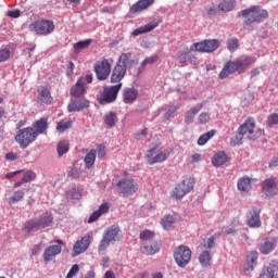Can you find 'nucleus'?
<instances>
[{
  "label": "nucleus",
  "mask_w": 278,
  "mask_h": 278,
  "mask_svg": "<svg viewBox=\"0 0 278 278\" xmlns=\"http://www.w3.org/2000/svg\"><path fill=\"white\" fill-rule=\"evenodd\" d=\"M90 108V101L88 100H77L68 104V112H81V110H86Z\"/></svg>",
  "instance_id": "nucleus-24"
},
{
  "label": "nucleus",
  "mask_w": 278,
  "mask_h": 278,
  "mask_svg": "<svg viewBox=\"0 0 278 278\" xmlns=\"http://www.w3.org/2000/svg\"><path fill=\"white\" fill-rule=\"evenodd\" d=\"M29 30L35 31L38 36H49L55 31V24L51 20H41L30 24Z\"/></svg>",
  "instance_id": "nucleus-6"
},
{
  "label": "nucleus",
  "mask_w": 278,
  "mask_h": 278,
  "mask_svg": "<svg viewBox=\"0 0 278 278\" xmlns=\"http://www.w3.org/2000/svg\"><path fill=\"white\" fill-rule=\"evenodd\" d=\"M262 192L265 197H275L278 194V179L277 177L266 178L262 184Z\"/></svg>",
  "instance_id": "nucleus-11"
},
{
  "label": "nucleus",
  "mask_w": 278,
  "mask_h": 278,
  "mask_svg": "<svg viewBox=\"0 0 278 278\" xmlns=\"http://www.w3.org/2000/svg\"><path fill=\"white\" fill-rule=\"evenodd\" d=\"M121 88H123V83L104 87L102 93L98 98L99 103H101V105L105 103H114L118 97V92H121Z\"/></svg>",
  "instance_id": "nucleus-8"
},
{
  "label": "nucleus",
  "mask_w": 278,
  "mask_h": 278,
  "mask_svg": "<svg viewBox=\"0 0 278 278\" xmlns=\"http://www.w3.org/2000/svg\"><path fill=\"white\" fill-rule=\"evenodd\" d=\"M218 47H220V41L218 39H205L203 41L192 43L190 49L198 53H214Z\"/></svg>",
  "instance_id": "nucleus-9"
},
{
  "label": "nucleus",
  "mask_w": 278,
  "mask_h": 278,
  "mask_svg": "<svg viewBox=\"0 0 278 278\" xmlns=\"http://www.w3.org/2000/svg\"><path fill=\"white\" fill-rule=\"evenodd\" d=\"M22 179L25 184H29V181H34L36 179V174L34 170H27Z\"/></svg>",
  "instance_id": "nucleus-54"
},
{
  "label": "nucleus",
  "mask_w": 278,
  "mask_h": 278,
  "mask_svg": "<svg viewBox=\"0 0 278 278\" xmlns=\"http://www.w3.org/2000/svg\"><path fill=\"white\" fill-rule=\"evenodd\" d=\"M62 253V245H50L43 252V261L47 263L51 262L55 255H60Z\"/></svg>",
  "instance_id": "nucleus-19"
},
{
  "label": "nucleus",
  "mask_w": 278,
  "mask_h": 278,
  "mask_svg": "<svg viewBox=\"0 0 278 278\" xmlns=\"http://www.w3.org/2000/svg\"><path fill=\"white\" fill-rule=\"evenodd\" d=\"M39 229L42 228L38 218L29 219L24 224V231H26L27 233H34L35 231H39Z\"/></svg>",
  "instance_id": "nucleus-30"
},
{
  "label": "nucleus",
  "mask_w": 278,
  "mask_h": 278,
  "mask_svg": "<svg viewBox=\"0 0 278 278\" xmlns=\"http://www.w3.org/2000/svg\"><path fill=\"white\" fill-rule=\"evenodd\" d=\"M177 61L179 64H197V55L192 53L190 48H185L184 50L178 51Z\"/></svg>",
  "instance_id": "nucleus-14"
},
{
  "label": "nucleus",
  "mask_w": 278,
  "mask_h": 278,
  "mask_svg": "<svg viewBox=\"0 0 278 278\" xmlns=\"http://www.w3.org/2000/svg\"><path fill=\"white\" fill-rule=\"evenodd\" d=\"M160 26V21L159 22H150L144 26H141L139 28H136L132 33L131 36H141V34H149V31H153L155 27Z\"/></svg>",
  "instance_id": "nucleus-23"
},
{
  "label": "nucleus",
  "mask_w": 278,
  "mask_h": 278,
  "mask_svg": "<svg viewBox=\"0 0 278 278\" xmlns=\"http://www.w3.org/2000/svg\"><path fill=\"white\" fill-rule=\"evenodd\" d=\"M182 188L185 189V192L188 194L189 192H192V190H194V178L192 177H187L185 179L181 180V182H179Z\"/></svg>",
  "instance_id": "nucleus-38"
},
{
  "label": "nucleus",
  "mask_w": 278,
  "mask_h": 278,
  "mask_svg": "<svg viewBox=\"0 0 278 278\" xmlns=\"http://www.w3.org/2000/svg\"><path fill=\"white\" fill-rule=\"evenodd\" d=\"M238 190H240L241 192H249V190H251V178H240L238 180Z\"/></svg>",
  "instance_id": "nucleus-39"
},
{
  "label": "nucleus",
  "mask_w": 278,
  "mask_h": 278,
  "mask_svg": "<svg viewBox=\"0 0 278 278\" xmlns=\"http://www.w3.org/2000/svg\"><path fill=\"white\" fill-rule=\"evenodd\" d=\"M214 134H216V131L210 130L200 136L198 139L199 147H203L208 140H211V138H214Z\"/></svg>",
  "instance_id": "nucleus-45"
},
{
  "label": "nucleus",
  "mask_w": 278,
  "mask_h": 278,
  "mask_svg": "<svg viewBox=\"0 0 278 278\" xmlns=\"http://www.w3.org/2000/svg\"><path fill=\"white\" fill-rule=\"evenodd\" d=\"M39 101L41 103L50 104L53 103V97H51V91L47 87H41L39 90Z\"/></svg>",
  "instance_id": "nucleus-33"
},
{
  "label": "nucleus",
  "mask_w": 278,
  "mask_h": 278,
  "mask_svg": "<svg viewBox=\"0 0 278 278\" xmlns=\"http://www.w3.org/2000/svg\"><path fill=\"white\" fill-rule=\"evenodd\" d=\"M117 64H119V66H125L127 71V68H131V66H135L136 60L131 59V52L122 53L119 55Z\"/></svg>",
  "instance_id": "nucleus-26"
},
{
  "label": "nucleus",
  "mask_w": 278,
  "mask_h": 278,
  "mask_svg": "<svg viewBox=\"0 0 278 278\" xmlns=\"http://www.w3.org/2000/svg\"><path fill=\"white\" fill-rule=\"evenodd\" d=\"M243 16V25L251 27L253 23H264L268 17V11L261 5H253L240 12Z\"/></svg>",
  "instance_id": "nucleus-3"
},
{
  "label": "nucleus",
  "mask_w": 278,
  "mask_h": 278,
  "mask_svg": "<svg viewBox=\"0 0 278 278\" xmlns=\"http://www.w3.org/2000/svg\"><path fill=\"white\" fill-rule=\"evenodd\" d=\"M201 110H203V103H198L195 106L191 108L185 115L186 125L194 123V117L199 112H201Z\"/></svg>",
  "instance_id": "nucleus-25"
},
{
  "label": "nucleus",
  "mask_w": 278,
  "mask_h": 278,
  "mask_svg": "<svg viewBox=\"0 0 278 278\" xmlns=\"http://www.w3.org/2000/svg\"><path fill=\"white\" fill-rule=\"evenodd\" d=\"M261 212H262L261 208H254L249 212L247 224L251 228L255 229V228L262 227V219H260Z\"/></svg>",
  "instance_id": "nucleus-17"
},
{
  "label": "nucleus",
  "mask_w": 278,
  "mask_h": 278,
  "mask_svg": "<svg viewBox=\"0 0 278 278\" xmlns=\"http://www.w3.org/2000/svg\"><path fill=\"white\" fill-rule=\"evenodd\" d=\"M264 135V130L255 126V121L253 118H248L237 130L235 138L236 144H241L242 140L248 138V140H257L260 136Z\"/></svg>",
  "instance_id": "nucleus-2"
},
{
  "label": "nucleus",
  "mask_w": 278,
  "mask_h": 278,
  "mask_svg": "<svg viewBox=\"0 0 278 278\" xmlns=\"http://www.w3.org/2000/svg\"><path fill=\"white\" fill-rule=\"evenodd\" d=\"M222 233L220 232H216L213 236H211L208 239H206V241H204V249H214L215 247V240L216 238H220Z\"/></svg>",
  "instance_id": "nucleus-48"
},
{
  "label": "nucleus",
  "mask_w": 278,
  "mask_h": 278,
  "mask_svg": "<svg viewBox=\"0 0 278 278\" xmlns=\"http://www.w3.org/2000/svg\"><path fill=\"white\" fill-rule=\"evenodd\" d=\"M41 229L49 227L53 223V215L51 213H43L38 219Z\"/></svg>",
  "instance_id": "nucleus-37"
},
{
  "label": "nucleus",
  "mask_w": 278,
  "mask_h": 278,
  "mask_svg": "<svg viewBox=\"0 0 278 278\" xmlns=\"http://www.w3.org/2000/svg\"><path fill=\"white\" fill-rule=\"evenodd\" d=\"M235 0H224L217 5V10H219V12H231L235 10Z\"/></svg>",
  "instance_id": "nucleus-36"
},
{
  "label": "nucleus",
  "mask_w": 278,
  "mask_h": 278,
  "mask_svg": "<svg viewBox=\"0 0 278 278\" xmlns=\"http://www.w3.org/2000/svg\"><path fill=\"white\" fill-rule=\"evenodd\" d=\"M68 175L70 177H73V179H79V177H81V172L77 168H72Z\"/></svg>",
  "instance_id": "nucleus-60"
},
{
  "label": "nucleus",
  "mask_w": 278,
  "mask_h": 278,
  "mask_svg": "<svg viewBox=\"0 0 278 278\" xmlns=\"http://www.w3.org/2000/svg\"><path fill=\"white\" fill-rule=\"evenodd\" d=\"M118 233H121V229L116 226H111L103 235V237L110 241L111 244H114L118 240Z\"/></svg>",
  "instance_id": "nucleus-29"
},
{
  "label": "nucleus",
  "mask_w": 278,
  "mask_h": 278,
  "mask_svg": "<svg viewBox=\"0 0 278 278\" xmlns=\"http://www.w3.org/2000/svg\"><path fill=\"white\" fill-rule=\"evenodd\" d=\"M178 110H179V105H172V106H169L167 112H165L164 117L167 121H170V118H175V114L177 113Z\"/></svg>",
  "instance_id": "nucleus-52"
},
{
  "label": "nucleus",
  "mask_w": 278,
  "mask_h": 278,
  "mask_svg": "<svg viewBox=\"0 0 278 278\" xmlns=\"http://www.w3.org/2000/svg\"><path fill=\"white\" fill-rule=\"evenodd\" d=\"M267 127H275V125H278V113H271L268 115L266 119Z\"/></svg>",
  "instance_id": "nucleus-51"
},
{
  "label": "nucleus",
  "mask_w": 278,
  "mask_h": 278,
  "mask_svg": "<svg viewBox=\"0 0 278 278\" xmlns=\"http://www.w3.org/2000/svg\"><path fill=\"white\" fill-rule=\"evenodd\" d=\"M99 218H101V213L97 210L90 215L88 223H94V220H99Z\"/></svg>",
  "instance_id": "nucleus-61"
},
{
  "label": "nucleus",
  "mask_w": 278,
  "mask_h": 278,
  "mask_svg": "<svg viewBox=\"0 0 278 278\" xmlns=\"http://www.w3.org/2000/svg\"><path fill=\"white\" fill-rule=\"evenodd\" d=\"M34 134L38 138L40 134H45L47 129H49V123L47 122V117H41L39 121L33 124Z\"/></svg>",
  "instance_id": "nucleus-22"
},
{
  "label": "nucleus",
  "mask_w": 278,
  "mask_h": 278,
  "mask_svg": "<svg viewBox=\"0 0 278 278\" xmlns=\"http://www.w3.org/2000/svg\"><path fill=\"white\" fill-rule=\"evenodd\" d=\"M140 238L143 242V244H146V242H151L153 241V238H155V232L151 231V230H143L140 233Z\"/></svg>",
  "instance_id": "nucleus-49"
},
{
  "label": "nucleus",
  "mask_w": 278,
  "mask_h": 278,
  "mask_svg": "<svg viewBox=\"0 0 278 278\" xmlns=\"http://www.w3.org/2000/svg\"><path fill=\"white\" fill-rule=\"evenodd\" d=\"M226 45L230 53H233L235 51H238V49H240V40H238V38L236 37L228 38Z\"/></svg>",
  "instance_id": "nucleus-40"
},
{
  "label": "nucleus",
  "mask_w": 278,
  "mask_h": 278,
  "mask_svg": "<svg viewBox=\"0 0 278 278\" xmlns=\"http://www.w3.org/2000/svg\"><path fill=\"white\" fill-rule=\"evenodd\" d=\"M116 121H118L116 112H109L104 116V123L108 127H114V125H116Z\"/></svg>",
  "instance_id": "nucleus-42"
},
{
  "label": "nucleus",
  "mask_w": 278,
  "mask_h": 278,
  "mask_svg": "<svg viewBox=\"0 0 278 278\" xmlns=\"http://www.w3.org/2000/svg\"><path fill=\"white\" fill-rule=\"evenodd\" d=\"M117 188L122 194H134L138 192V182L134 178H123L117 182Z\"/></svg>",
  "instance_id": "nucleus-12"
},
{
  "label": "nucleus",
  "mask_w": 278,
  "mask_h": 278,
  "mask_svg": "<svg viewBox=\"0 0 278 278\" xmlns=\"http://www.w3.org/2000/svg\"><path fill=\"white\" fill-rule=\"evenodd\" d=\"M36 132H34L33 127H26L18 129L17 134L15 135V142L20 144L21 149H27L29 144H34L36 142Z\"/></svg>",
  "instance_id": "nucleus-5"
},
{
  "label": "nucleus",
  "mask_w": 278,
  "mask_h": 278,
  "mask_svg": "<svg viewBox=\"0 0 278 278\" xmlns=\"http://www.w3.org/2000/svg\"><path fill=\"white\" fill-rule=\"evenodd\" d=\"M106 151H105V146L100 144L98 146L97 150H96V155H98L99 160H103V157H105L106 155Z\"/></svg>",
  "instance_id": "nucleus-56"
},
{
  "label": "nucleus",
  "mask_w": 278,
  "mask_h": 278,
  "mask_svg": "<svg viewBox=\"0 0 278 278\" xmlns=\"http://www.w3.org/2000/svg\"><path fill=\"white\" fill-rule=\"evenodd\" d=\"M277 248V241L275 239H265L258 244V251L263 255H269L273 253L274 249Z\"/></svg>",
  "instance_id": "nucleus-18"
},
{
  "label": "nucleus",
  "mask_w": 278,
  "mask_h": 278,
  "mask_svg": "<svg viewBox=\"0 0 278 278\" xmlns=\"http://www.w3.org/2000/svg\"><path fill=\"white\" fill-rule=\"evenodd\" d=\"M70 143L66 140L60 141L58 143L56 150L59 157H62L65 153H68Z\"/></svg>",
  "instance_id": "nucleus-44"
},
{
  "label": "nucleus",
  "mask_w": 278,
  "mask_h": 278,
  "mask_svg": "<svg viewBox=\"0 0 278 278\" xmlns=\"http://www.w3.org/2000/svg\"><path fill=\"white\" fill-rule=\"evenodd\" d=\"M88 247H90V236H85L80 241L75 243L73 248L74 255H80V253H84L88 250Z\"/></svg>",
  "instance_id": "nucleus-20"
},
{
  "label": "nucleus",
  "mask_w": 278,
  "mask_h": 278,
  "mask_svg": "<svg viewBox=\"0 0 278 278\" xmlns=\"http://www.w3.org/2000/svg\"><path fill=\"white\" fill-rule=\"evenodd\" d=\"M92 42V39H87L84 41H78L74 45L75 51L79 52L81 49H88Z\"/></svg>",
  "instance_id": "nucleus-50"
},
{
  "label": "nucleus",
  "mask_w": 278,
  "mask_h": 278,
  "mask_svg": "<svg viewBox=\"0 0 278 278\" xmlns=\"http://www.w3.org/2000/svg\"><path fill=\"white\" fill-rule=\"evenodd\" d=\"M153 3H155V0H139L138 2L132 4L131 12L134 14H136L138 12H142V11L151 8V5H153Z\"/></svg>",
  "instance_id": "nucleus-28"
},
{
  "label": "nucleus",
  "mask_w": 278,
  "mask_h": 278,
  "mask_svg": "<svg viewBox=\"0 0 278 278\" xmlns=\"http://www.w3.org/2000/svg\"><path fill=\"white\" fill-rule=\"evenodd\" d=\"M127 75V68L124 65L115 64L111 74V84H122L123 79Z\"/></svg>",
  "instance_id": "nucleus-15"
},
{
  "label": "nucleus",
  "mask_w": 278,
  "mask_h": 278,
  "mask_svg": "<svg viewBox=\"0 0 278 278\" xmlns=\"http://www.w3.org/2000/svg\"><path fill=\"white\" fill-rule=\"evenodd\" d=\"M8 16H10L11 18H18L21 16V11L20 10L9 11Z\"/></svg>",
  "instance_id": "nucleus-64"
},
{
  "label": "nucleus",
  "mask_w": 278,
  "mask_h": 278,
  "mask_svg": "<svg viewBox=\"0 0 278 278\" xmlns=\"http://www.w3.org/2000/svg\"><path fill=\"white\" fill-rule=\"evenodd\" d=\"M138 99V89L136 88H126L124 90V103H134Z\"/></svg>",
  "instance_id": "nucleus-32"
},
{
  "label": "nucleus",
  "mask_w": 278,
  "mask_h": 278,
  "mask_svg": "<svg viewBox=\"0 0 278 278\" xmlns=\"http://www.w3.org/2000/svg\"><path fill=\"white\" fill-rule=\"evenodd\" d=\"M97 160V150L91 149L85 156L84 162L86 168L90 169L94 166V162Z\"/></svg>",
  "instance_id": "nucleus-35"
},
{
  "label": "nucleus",
  "mask_w": 278,
  "mask_h": 278,
  "mask_svg": "<svg viewBox=\"0 0 278 278\" xmlns=\"http://www.w3.org/2000/svg\"><path fill=\"white\" fill-rule=\"evenodd\" d=\"M142 253H146V255H155L157 251H160V243L156 241H148L143 243V247L141 248Z\"/></svg>",
  "instance_id": "nucleus-27"
},
{
  "label": "nucleus",
  "mask_w": 278,
  "mask_h": 278,
  "mask_svg": "<svg viewBox=\"0 0 278 278\" xmlns=\"http://www.w3.org/2000/svg\"><path fill=\"white\" fill-rule=\"evenodd\" d=\"M258 278H278V262L273 261L264 266Z\"/></svg>",
  "instance_id": "nucleus-16"
},
{
  "label": "nucleus",
  "mask_w": 278,
  "mask_h": 278,
  "mask_svg": "<svg viewBox=\"0 0 278 278\" xmlns=\"http://www.w3.org/2000/svg\"><path fill=\"white\" fill-rule=\"evenodd\" d=\"M253 62V59L247 55H242L233 61H228L218 74V77L220 79H227V77L233 75V73L242 75V73H247V70Z\"/></svg>",
  "instance_id": "nucleus-1"
},
{
  "label": "nucleus",
  "mask_w": 278,
  "mask_h": 278,
  "mask_svg": "<svg viewBox=\"0 0 278 278\" xmlns=\"http://www.w3.org/2000/svg\"><path fill=\"white\" fill-rule=\"evenodd\" d=\"M86 94V85H84V78H78L76 84L71 88V96L79 99Z\"/></svg>",
  "instance_id": "nucleus-21"
},
{
  "label": "nucleus",
  "mask_w": 278,
  "mask_h": 278,
  "mask_svg": "<svg viewBox=\"0 0 278 278\" xmlns=\"http://www.w3.org/2000/svg\"><path fill=\"white\" fill-rule=\"evenodd\" d=\"M163 229H170L175 225V217L173 215H166L161 220Z\"/></svg>",
  "instance_id": "nucleus-46"
},
{
  "label": "nucleus",
  "mask_w": 278,
  "mask_h": 278,
  "mask_svg": "<svg viewBox=\"0 0 278 278\" xmlns=\"http://www.w3.org/2000/svg\"><path fill=\"white\" fill-rule=\"evenodd\" d=\"M186 194L188 193L185 191L184 186L180 184H178L172 191V198L176 199L177 201L181 200V198L186 197Z\"/></svg>",
  "instance_id": "nucleus-41"
},
{
  "label": "nucleus",
  "mask_w": 278,
  "mask_h": 278,
  "mask_svg": "<svg viewBox=\"0 0 278 278\" xmlns=\"http://www.w3.org/2000/svg\"><path fill=\"white\" fill-rule=\"evenodd\" d=\"M77 273H79V265L75 264L67 273L66 278H73L75 275H77Z\"/></svg>",
  "instance_id": "nucleus-57"
},
{
  "label": "nucleus",
  "mask_w": 278,
  "mask_h": 278,
  "mask_svg": "<svg viewBox=\"0 0 278 278\" xmlns=\"http://www.w3.org/2000/svg\"><path fill=\"white\" fill-rule=\"evenodd\" d=\"M211 121V117H210V113L207 112H203L201 113L198 118H197V123L199 125H207V123Z\"/></svg>",
  "instance_id": "nucleus-53"
},
{
  "label": "nucleus",
  "mask_w": 278,
  "mask_h": 278,
  "mask_svg": "<svg viewBox=\"0 0 278 278\" xmlns=\"http://www.w3.org/2000/svg\"><path fill=\"white\" fill-rule=\"evenodd\" d=\"M156 60H157V55L146 58L144 61L141 63V66H147V64H155Z\"/></svg>",
  "instance_id": "nucleus-59"
},
{
  "label": "nucleus",
  "mask_w": 278,
  "mask_h": 278,
  "mask_svg": "<svg viewBox=\"0 0 278 278\" xmlns=\"http://www.w3.org/2000/svg\"><path fill=\"white\" fill-rule=\"evenodd\" d=\"M73 71H75V63H73V61H70L67 71H66L67 77H73Z\"/></svg>",
  "instance_id": "nucleus-63"
},
{
  "label": "nucleus",
  "mask_w": 278,
  "mask_h": 278,
  "mask_svg": "<svg viewBox=\"0 0 278 278\" xmlns=\"http://www.w3.org/2000/svg\"><path fill=\"white\" fill-rule=\"evenodd\" d=\"M212 164L216 168L224 166V164H227V154L224 151L215 153L212 157Z\"/></svg>",
  "instance_id": "nucleus-31"
},
{
  "label": "nucleus",
  "mask_w": 278,
  "mask_h": 278,
  "mask_svg": "<svg viewBox=\"0 0 278 278\" xmlns=\"http://www.w3.org/2000/svg\"><path fill=\"white\" fill-rule=\"evenodd\" d=\"M10 59V49L0 50V62H5Z\"/></svg>",
  "instance_id": "nucleus-58"
},
{
  "label": "nucleus",
  "mask_w": 278,
  "mask_h": 278,
  "mask_svg": "<svg viewBox=\"0 0 278 278\" xmlns=\"http://www.w3.org/2000/svg\"><path fill=\"white\" fill-rule=\"evenodd\" d=\"M199 262L202 266H210V263L212 262V253L207 250L203 251L199 256Z\"/></svg>",
  "instance_id": "nucleus-43"
},
{
  "label": "nucleus",
  "mask_w": 278,
  "mask_h": 278,
  "mask_svg": "<svg viewBox=\"0 0 278 278\" xmlns=\"http://www.w3.org/2000/svg\"><path fill=\"white\" fill-rule=\"evenodd\" d=\"M260 254L257 251H249L245 254V260L242 264L243 270L253 271L255 270V266H257V260Z\"/></svg>",
  "instance_id": "nucleus-13"
},
{
  "label": "nucleus",
  "mask_w": 278,
  "mask_h": 278,
  "mask_svg": "<svg viewBox=\"0 0 278 278\" xmlns=\"http://www.w3.org/2000/svg\"><path fill=\"white\" fill-rule=\"evenodd\" d=\"M168 157H170V152H155V149L148 150L146 154V160L150 166H153V164H162V162H166Z\"/></svg>",
  "instance_id": "nucleus-10"
},
{
  "label": "nucleus",
  "mask_w": 278,
  "mask_h": 278,
  "mask_svg": "<svg viewBox=\"0 0 278 278\" xmlns=\"http://www.w3.org/2000/svg\"><path fill=\"white\" fill-rule=\"evenodd\" d=\"M98 212L100 213L101 216L102 214H108V212H110V205L108 203L101 204Z\"/></svg>",
  "instance_id": "nucleus-62"
},
{
  "label": "nucleus",
  "mask_w": 278,
  "mask_h": 278,
  "mask_svg": "<svg viewBox=\"0 0 278 278\" xmlns=\"http://www.w3.org/2000/svg\"><path fill=\"white\" fill-rule=\"evenodd\" d=\"M73 127V121H61L56 124V131H60L61 134L66 131V129H71Z\"/></svg>",
  "instance_id": "nucleus-47"
},
{
  "label": "nucleus",
  "mask_w": 278,
  "mask_h": 278,
  "mask_svg": "<svg viewBox=\"0 0 278 278\" xmlns=\"http://www.w3.org/2000/svg\"><path fill=\"white\" fill-rule=\"evenodd\" d=\"M25 199V190L24 189H16L13 191V194L9 197L8 203L9 205H14V203H20Z\"/></svg>",
  "instance_id": "nucleus-34"
},
{
  "label": "nucleus",
  "mask_w": 278,
  "mask_h": 278,
  "mask_svg": "<svg viewBox=\"0 0 278 278\" xmlns=\"http://www.w3.org/2000/svg\"><path fill=\"white\" fill-rule=\"evenodd\" d=\"M174 260L179 268H186L192 260V250L188 245H179L174 251Z\"/></svg>",
  "instance_id": "nucleus-7"
},
{
  "label": "nucleus",
  "mask_w": 278,
  "mask_h": 278,
  "mask_svg": "<svg viewBox=\"0 0 278 278\" xmlns=\"http://www.w3.org/2000/svg\"><path fill=\"white\" fill-rule=\"evenodd\" d=\"M110 244H112L110 241H108L104 237L101 239L99 245H98V251L99 253L105 251L108 249V247H110Z\"/></svg>",
  "instance_id": "nucleus-55"
},
{
  "label": "nucleus",
  "mask_w": 278,
  "mask_h": 278,
  "mask_svg": "<svg viewBox=\"0 0 278 278\" xmlns=\"http://www.w3.org/2000/svg\"><path fill=\"white\" fill-rule=\"evenodd\" d=\"M112 64H114V59L105 58H102L94 64L93 71L99 81H105V79L110 77V75L112 74Z\"/></svg>",
  "instance_id": "nucleus-4"
}]
</instances>
